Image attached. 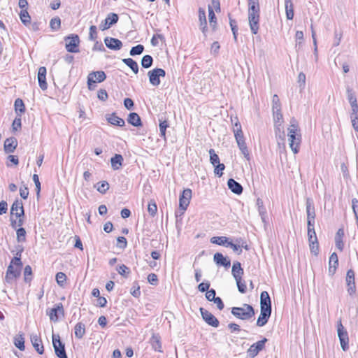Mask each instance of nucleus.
Here are the masks:
<instances>
[{
    "mask_svg": "<svg viewBox=\"0 0 358 358\" xmlns=\"http://www.w3.org/2000/svg\"><path fill=\"white\" fill-rule=\"evenodd\" d=\"M267 341V338H264L262 340L251 345L247 350V358H255L264 348L265 343Z\"/></svg>",
    "mask_w": 358,
    "mask_h": 358,
    "instance_id": "nucleus-8",
    "label": "nucleus"
},
{
    "mask_svg": "<svg viewBox=\"0 0 358 358\" xmlns=\"http://www.w3.org/2000/svg\"><path fill=\"white\" fill-rule=\"evenodd\" d=\"M130 293L133 296H134L136 298H138L140 296V295H141L140 286L138 285V283L137 282H134L133 287L131 289Z\"/></svg>",
    "mask_w": 358,
    "mask_h": 358,
    "instance_id": "nucleus-55",
    "label": "nucleus"
},
{
    "mask_svg": "<svg viewBox=\"0 0 358 358\" xmlns=\"http://www.w3.org/2000/svg\"><path fill=\"white\" fill-rule=\"evenodd\" d=\"M200 312L202 318L208 325L213 327H217L219 326L220 322L211 313L203 308H200Z\"/></svg>",
    "mask_w": 358,
    "mask_h": 358,
    "instance_id": "nucleus-10",
    "label": "nucleus"
},
{
    "mask_svg": "<svg viewBox=\"0 0 358 358\" xmlns=\"http://www.w3.org/2000/svg\"><path fill=\"white\" fill-rule=\"evenodd\" d=\"M17 145V142L15 138H6L4 142V150L7 153L13 152Z\"/></svg>",
    "mask_w": 358,
    "mask_h": 358,
    "instance_id": "nucleus-27",
    "label": "nucleus"
},
{
    "mask_svg": "<svg viewBox=\"0 0 358 358\" xmlns=\"http://www.w3.org/2000/svg\"><path fill=\"white\" fill-rule=\"evenodd\" d=\"M52 345L55 350V355L58 357L60 356L59 353L66 354L64 344L61 341L59 335L52 334Z\"/></svg>",
    "mask_w": 358,
    "mask_h": 358,
    "instance_id": "nucleus-14",
    "label": "nucleus"
},
{
    "mask_svg": "<svg viewBox=\"0 0 358 358\" xmlns=\"http://www.w3.org/2000/svg\"><path fill=\"white\" fill-rule=\"evenodd\" d=\"M344 236V230L343 229H339L336 234L335 236V243L336 248L342 251L344 248V243L343 242V238Z\"/></svg>",
    "mask_w": 358,
    "mask_h": 358,
    "instance_id": "nucleus-32",
    "label": "nucleus"
},
{
    "mask_svg": "<svg viewBox=\"0 0 358 358\" xmlns=\"http://www.w3.org/2000/svg\"><path fill=\"white\" fill-rule=\"evenodd\" d=\"M259 6H248V20L251 31L257 34L259 30Z\"/></svg>",
    "mask_w": 358,
    "mask_h": 358,
    "instance_id": "nucleus-1",
    "label": "nucleus"
},
{
    "mask_svg": "<svg viewBox=\"0 0 358 358\" xmlns=\"http://www.w3.org/2000/svg\"><path fill=\"white\" fill-rule=\"evenodd\" d=\"M32 269L29 265H27L24 270V281L29 282L31 280L30 275H31Z\"/></svg>",
    "mask_w": 358,
    "mask_h": 358,
    "instance_id": "nucleus-59",
    "label": "nucleus"
},
{
    "mask_svg": "<svg viewBox=\"0 0 358 358\" xmlns=\"http://www.w3.org/2000/svg\"><path fill=\"white\" fill-rule=\"evenodd\" d=\"M234 133L235 138H241L243 136L241 123L237 117H235V122L234 124Z\"/></svg>",
    "mask_w": 358,
    "mask_h": 358,
    "instance_id": "nucleus-41",
    "label": "nucleus"
},
{
    "mask_svg": "<svg viewBox=\"0 0 358 358\" xmlns=\"http://www.w3.org/2000/svg\"><path fill=\"white\" fill-rule=\"evenodd\" d=\"M192 198V190L189 188L184 189L179 197V208L181 210L180 215H182L187 208L190 199Z\"/></svg>",
    "mask_w": 358,
    "mask_h": 358,
    "instance_id": "nucleus-7",
    "label": "nucleus"
},
{
    "mask_svg": "<svg viewBox=\"0 0 358 358\" xmlns=\"http://www.w3.org/2000/svg\"><path fill=\"white\" fill-rule=\"evenodd\" d=\"M22 208H24L23 203L21 200L16 199L11 206L10 208V215L11 216H14V213L15 212H19Z\"/></svg>",
    "mask_w": 358,
    "mask_h": 358,
    "instance_id": "nucleus-43",
    "label": "nucleus"
},
{
    "mask_svg": "<svg viewBox=\"0 0 358 358\" xmlns=\"http://www.w3.org/2000/svg\"><path fill=\"white\" fill-rule=\"evenodd\" d=\"M346 283L348 285V292L350 295L355 293L356 287L355 282V272L352 269H349L346 274Z\"/></svg>",
    "mask_w": 358,
    "mask_h": 358,
    "instance_id": "nucleus-13",
    "label": "nucleus"
},
{
    "mask_svg": "<svg viewBox=\"0 0 358 358\" xmlns=\"http://www.w3.org/2000/svg\"><path fill=\"white\" fill-rule=\"evenodd\" d=\"M118 273L124 276L126 273H129V268L124 264L120 265L116 268Z\"/></svg>",
    "mask_w": 358,
    "mask_h": 358,
    "instance_id": "nucleus-63",
    "label": "nucleus"
},
{
    "mask_svg": "<svg viewBox=\"0 0 358 358\" xmlns=\"http://www.w3.org/2000/svg\"><path fill=\"white\" fill-rule=\"evenodd\" d=\"M150 342L154 350L162 352L161 338L158 334H153Z\"/></svg>",
    "mask_w": 358,
    "mask_h": 358,
    "instance_id": "nucleus-28",
    "label": "nucleus"
},
{
    "mask_svg": "<svg viewBox=\"0 0 358 358\" xmlns=\"http://www.w3.org/2000/svg\"><path fill=\"white\" fill-rule=\"evenodd\" d=\"M14 344L20 350H24V338L22 334H17L14 338Z\"/></svg>",
    "mask_w": 358,
    "mask_h": 358,
    "instance_id": "nucleus-40",
    "label": "nucleus"
},
{
    "mask_svg": "<svg viewBox=\"0 0 358 358\" xmlns=\"http://www.w3.org/2000/svg\"><path fill=\"white\" fill-rule=\"evenodd\" d=\"M124 161L123 157L120 154H115L114 157L110 159L111 166L113 170H118L122 165Z\"/></svg>",
    "mask_w": 358,
    "mask_h": 358,
    "instance_id": "nucleus-31",
    "label": "nucleus"
},
{
    "mask_svg": "<svg viewBox=\"0 0 358 358\" xmlns=\"http://www.w3.org/2000/svg\"><path fill=\"white\" fill-rule=\"evenodd\" d=\"M347 96L348 101L351 106V107H355V106L358 105L356 96L351 87L349 86L346 88Z\"/></svg>",
    "mask_w": 358,
    "mask_h": 358,
    "instance_id": "nucleus-37",
    "label": "nucleus"
},
{
    "mask_svg": "<svg viewBox=\"0 0 358 358\" xmlns=\"http://www.w3.org/2000/svg\"><path fill=\"white\" fill-rule=\"evenodd\" d=\"M63 313L64 308L62 303H57L55 306L52 308L48 314L50 316V319L52 321H57L58 320V313Z\"/></svg>",
    "mask_w": 358,
    "mask_h": 358,
    "instance_id": "nucleus-24",
    "label": "nucleus"
},
{
    "mask_svg": "<svg viewBox=\"0 0 358 358\" xmlns=\"http://www.w3.org/2000/svg\"><path fill=\"white\" fill-rule=\"evenodd\" d=\"M236 141L242 154L246 159H249L250 154L245 142L244 136H241V138H236Z\"/></svg>",
    "mask_w": 358,
    "mask_h": 358,
    "instance_id": "nucleus-29",
    "label": "nucleus"
},
{
    "mask_svg": "<svg viewBox=\"0 0 358 358\" xmlns=\"http://www.w3.org/2000/svg\"><path fill=\"white\" fill-rule=\"evenodd\" d=\"M148 211L151 216H155L157 211V206L155 201H151L148 207Z\"/></svg>",
    "mask_w": 358,
    "mask_h": 358,
    "instance_id": "nucleus-57",
    "label": "nucleus"
},
{
    "mask_svg": "<svg viewBox=\"0 0 358 358\" xmlns=\"http://www.w3.org/2000/svg\"><path fill=\"white\" fill-rule=\"evenodd\" d=\"M209 154H210V163L215 166L216 164L220 163V158L218 155L215 153V150L213 149L209 150Z\"/></svg>",
    "mask_w": 358,
    "mask_h": 358,
    "instance_id": "nucleus-51",
    "label": "nucleus"
},
{
    "mask_svg": "<svg viewBox=\"0 0 358 358\" xmlns=\"http://www.w3.org/2000/svg\"><path fill=\"white\" fill-rule=\"evenodd\" d=\"M229 238L226 236H213L210 238V243L218 245L227 247Z\"/></svg>",
    "mask_w": 358,
    "mask_h": 358,
    "instance_id": "nucleus-35",
    "label": "nucleus"
},
{
    "mask_svg": "<svg viewBox=\"0 0 358 358\" xmlns=\"http://www.w3.org/2000/svg\"><path fill=\"white\" fill-rule=\"evenodd\" d=\"M309 245H310V252L312 253H313L315 255H317L318 253V250H319L317 240L316 241V242H315L313 241H309Z\"/></svg>",
    "mask_w": 358,
    "mask_h": 358,
    "instance_id": "nucleus-61",
    "label": "nucleus"
},
{
    "mask_svg": "<svg viewBox=\"0 0 358 358\" xmlns=\"http://www.w3.org/2000/svg\"><path fill=\"white\" fill-rule=\"evenodd\" d=\"M275 127V138L278 141V144L280 145L282 143L283 145H285V133L284 131V127L282 124H278L277 125H274Z\"/></svg>",
    "mask_w": 358,
    "mask_h": 358,
    "instance_id": "nucleus-22",
    "label": "nucleus"
},
{
    "mask_svg": "<svg viewBox=\"0 0 358 358\" xmlns=\"http://www.w3.org/2000/svg\"><path fill=\"white\" fill-rule=\"evenodd\" d=\"M338 265V259L336 253L334 252L331 255L329 258V271L334 274Z\"/></svg>",
    "mask_w": 358,
    "mask_h": 358,
    "instance_id": "nucleus-34",
    "label": "nucleus"
},
{
    "mask_svg": "<svg viewBox=\"0 0 358 358\" xmlns=\"http://www.w3.org/2000/svg\"><path fill=\"white\" fill-rule=\"evenodd\" d=\"M308 241H313L316 242L317 240L316 234L314 229V225L309 226L308 225Z\"/></svg>",
    "mask_w": 358,
    "mask_h": 358,
    "instance_id": "nucleus-54",
    "label": "nucleus"
},
{
    "mask_svg": "<svg viewBox=\"0 0 358 358\" xmlns=\"http://www.w3.org/2000/svg\"><path fill=\"white\" fill-rule=\"evenodd\" d=\"M17 242H24L26 241V231L23 227H20L16 231Z\"/></svg>",
    "mask_w": 358,
    "mask_h": 358,
    "instance_id": "nucleus-49",
    "label": "nucleus"
},
{
    "mask_svg": "<svg viewBox=\"0 0 358 358\" xmlns=\"http://www.w3.org/2000/svg\"><path fill=\"white\" fill-rule=\"evenodd\" d=\"M104 43L108 48L113 50H119L122 48V41L115 38L106 37L104 38Z\"/></svg>",
    "mask_w": 358,
    "mask_h": 358,
    "instance_id": "nucleus-15",
    "label": "nucleus"
},
{
    "mask_svg": "<svg viewBox=\"0 0 358 358\" xmlns=\"http://www.w3.org/2000/svg\"><path fill=\"white\" fill-rule=\"evenodd\" d=\"M20 269L14 268L13 265H9L7 268L6 280L8 282H11L14 279L20 275Z\"/></svg>",
    "mask_w": 358,
    "mask_h": 358,
    "instance_id": "nucleus-20",
    "label": "nucleus"
},
{
    "mask_svg": "<svg viewBox=\"0 0 358 358\" xmlns=\"http://www.w3.org/2000/svg\"><path fill=\"white\" fill-rule=\"evenodd\" d=\"M61 25V20L59 17H54L50 20V26L52 29L57 30Z\"/></svg>",
    "mask_w": 358,
    "mask_h": 358,
    "instance_id": "nucleus-58",
    "label": "nucleus"
},
{
    "mask_svg": "<svg viewBox=\"0 0 358 358\" xmlns=\"http://www.w3.org/2000/svg\"><path fill=\"white\" fill-rule=\"evenodd\" d=\"M213 260L218 266H222L225 268H229L231 266L230 260L224 257L222 253L216 252L213 256Z\"/></svg>",
    "mask_w": 358,
    "mask_h": 358,
    "instance_id": "nucleus-21",
    "label": "nucleus"
},
{
    "mask_svg": "<svg viewBox=\"0 0 358 358\" xmlns=\"http://www.w3.org/2000/svg\"><path fill=\"white\" fill-rule=\"evenodd\" d=\"M127 121L134 127H140L142 125L141 117L136 113H129Z\"/></svg>",
    "mask_w": 358,
    "mask_h": 358,
    "instance_id": "nucleus-33",
    "label": "nucleus"
},
{
    "mask_svg": "<svg viewBox=\"0 0 358 358\" xmlns=\"http://www.w3.org/2000/svg\"><path fill=\"white\" fill-rule=\"evenodd\" d=\"M307 224L315 225V212L313 201L310 199H306Z\"/></svg>",
    "mask_w": 358,
    "mask_h": 358,
    "instance_id": "nucleus-12",
    "label": "nucleus"
},
{
    "mask_svg": "<svg viewBox=\"0 0 358 358\" xmlns=\"http://www.w3.org/2000/svg\"><path fill=\"white\" fill-rule=\"evenodd\" d=\"M208 19L210 26L212 27L213 30H215L217 25L216 16L212 6L210 5L208 6Z\"/></svg>",
    "mask_w": 358,
    "mask_h": 358,
    "instance_id": "nucleus-39",
    "label": "nucleus"
},
{
    "mask_svg": "<svg viewBox=\"0 0 358 358\" xmlns=\"http://www.w3.org/2000/svg\"><path fill=\"white\" fill-rule=\"evenodd\" d=\"M66 275L64 273L58 272L56 274V281L60 287H63L64 286V285L66 283Z\"/></svg>",
    "mask_w": 358,
    "mask_h": 358,
    "instance_id": "nucleus-47",
    "label": "nucleus"
},
{
    "mask_svg": "<svg viewBox=\"0 0 358 358\" xmlns=\"http://www.w3.org/2000/svg\"><path fill=\"white\" fill-rule=\"evenodd\" d=\"M106 78V75L103 71H93L87 76V86L90 90H93L96 83H101Z\"/></svg>",
    "mask_w": 358,
    "mask_h": 358,
    "instance_id": "nucleus-6",
    "label": "nucleus"
},
{
    "mask_svg": "<svg viewBox=\"0 0 358 358\" xmlns=\"http://www.w3.org/2000/svg\"><path fill=\"white\" fill-rule=\"evenodd\" d=\"M236 282L238 291L242 294L245 293L247 291V287L245 282L242 280V278L241 279H236Z\"/></svg>",
    "mask_w": 358,
    "mask_h": 358,
    "instance_id": "nucleus-53",
    "label": "nucleus"
},
{
    "mask_svg": "<svg viewBox=\"0 0 358 358\" xmlns=\"http://www.w3.org/2000/svg\"><path fill=\"white\" fill-rule=\"evenodd\" d=\"M20 18L22 22L27 26L31 24V17L27 11V9L22 10L20 13Z\"/></svg>",
    "mask_w": 358,
    "mask_h": 358,
    "instance_id": "nucleus-42",
    "label": "nucleus"
},
{
    "mask_svg": "<svg viewBox=\"0 0 358 358\" xmlns=\"http://www.w3.org/2000/svg\"><path fill=\"white\" fill-rule=\"evenodd\" d=\"M119 17L117 14L110 13L106 18L101 22L99 28L102 31L109 29L111 26L116 24L118 21Z\"/></svg>",
    "mask_w": 358,
    "mask_h": 358,
    "instance_id": "nucleus-11",
    "label": "nucleus"
},
{
    "mask_svg": "<svg viewBox=\"0 0 358 358\" xmlns=\"http://www.w3.org/2000/svg\"><path fill=\"white\" fill-rule=\"evenodd\" d=\"M153 59L149 55H144L141 59V65L145 69H148L152 66Z\"/></svg>",
    "mask_w": 358,
    "mask_h": 358,
    "instance_id": "nucleus-45",
    "label": "nucleus"
},
{
    "mask_svg": "<svg viewBox=\"0 0 358 358\" xmlns=\"http://www.w3.org/2000/svg\"><path fill=\"white\" fill-rule=\"evenodd\" d=\"M108 189L109 184L106 181H102L101 182L98 183V187L96 188L97 191L101 194H105Z\"/></svg>",
    "mask_w": 358,
    "mask_h": 358,
    "instance_id": "nucleus-56",
    "label": "nucleus"
},
{
    "mask_svg": "<svg viewBox=\"0 0 358 358\" xmlns=\"http://www.w3.org/2000/svg\"><path fill=\"white\" fill-rule=\"evenodd\" d=\"M97 38V31L96 27L95 25H92L90 27V34H89V39L90 41H95Z\"/></svg>",
    "mask_w": 358,
    "mask_h": 358,
    "instance_id": "nucleus-60",
    "label": "nucleus"
},
{
    "mask_svg": "<svg viewBox=\"0 0 358 358\" xmlns=\"http://www.w3.org/2000/svg\"><path fill=\"white\" fill-rule=\"evenodd\" d=\"M14 106L16 113L19 111L20 113H22L25 111V106L21 99L18 98L15 101Z\"/></svg>",
    "mask_w": 358,
    "mask_h": 358,
    "instance_id": "nucleus-46",
    "label": "nucleus"
},
{
    "mask_svg": "<svg viewBox=\"0 0 358 358\" xmlns=\"http://www.w3.org/2000/svg\"><path fill=\"white\" fill-rule=\"evenodd\" d=\"M198 13H199V28H200L201 31H202V33L203 34L204 36L206 37V32L208 31V27H207V20H206L205 9L203 8H199Z\"/></svg>",
    "mask_w": 358,
    "mask_h": 358,
    "instance_id": "nucleus-16",
    "label": "nucleus"
},
{
    "mask_svg": "<svg viewBox=\"0 0 358 358\" xmlns=\"http://www.w3.org/2000/svg\"><path fill=\"white\" fill-rule=\"evenodd\" d=\"M30 339L31 344L36 351L40 354L42 355L44 352V348L42 344V341L40 337L38 336L36 334H31L30 336Z\"/></svg>",
    "mask_w": 358,
    "mask_h": 358,
    "instance_id": "nucleus-19",
    "label": "nucleus"
},
{
    "mask_svg": "<svg viewBox=\"0 0 358 358\" xmlns=\"http://www.w3.org/2000/svg\"><path fill=\"white\" fill-rule=\"evenodd\" d=\"M288 141L290 148L294 154L299 151V145L301 141V136L295 131V129H288Z\"/></svg>",
    "mask_w": 358,
    "mask_h": 358,
    "instance_id": "nucleus-3",
    "label": "nucleus"
},
{
    "mask_svg": "<svg viewBox=\"0 0 358 358\" xmlns=\"http://www.w3.org/2000/svg\"><path fill=\"white\" fill-rule=\"evenodd\" d=\"M231 314L236 318L248 320L254 317L255 313L251 305L244 303L243 307H233Z\"/></svg>",
    "mask_w": 358,
    "mask_h": 358,
    "instance_id": "nucleus-2",
    "label": "nucleus"
},
{
    "mask_svg": "<svg viewBox=\"0 0 358 358\" xmlns=\"http://www.w3.org/2000/svg\"><path fill=\"white\" fill-rule=\"evenodd\" d=\"M117 247L118 248H120L121 249H124L127 248V241L126 238H124L123 236H119L117 238Z\"/></svg>",
    "mask_w": 358,
    "mask_h": 358,
    "instance_id": "nucleus-64",
    "label": "nucleus"
},
{
    "mask_svg": "<svg viewBox=\"0 0 358 358\" xmlns=\"http://www.w3.org/2000/svg\"><path fill=\"white\" fill-rule=\"evenodd\" d=\"M159 127L160 136L162 137L165 140L166 139V130L169 127V124L166 120H162L159 119Z\"/></svg>",
    "mask_w": 358,
    "mask_h": 358,
    "instance_id": "nucleus-44",
    "label": "nucleus"
},
{
    "mask_svg": "<svg viewBox=\"0 0 358 358\" xmlns=\"http://www.w3.org/2000/svg\"><path fill=\"white\" fill-rule=\"evenodd\" d=\"M231 273L235 280L241 279L242 278V275H243V269L241 268L240 262H234Z\"/></svg>",
    "mask_w": 358,
    "mask_h": 358,
    "instance_id": "nucleus-30",
    "label": "nucleus"
},
{
    "mask_svg": "<svg viewBox=\"0 0 358 358\" xmlns=\"http://www.w3.org/2000/svg\"><path fill=\"white\" fill-rule=\"evenodd\" d=\"M273 120L274 125H277L278 124H282L283 123V117L281 110L280 111H273Z\"/></svg>",
    "mask_w": 358,
    "mask_h": 358,
    "instance_id": "nucleus-52",
    "label": "nucleus"
},
{
    "mask_svg": "<svg viewBox=\"0 0 358 358\" xmlns=\"http://www.w3.org/2000/svg\"><path fill=\"white\" fill-rule=\"evenodd\" d=\"M271 310V301L268 293L263 291L260 294V310Z\"/></svg>",
    "mask_w": 358,
    "mask_h": 358,
    "instance_id": "nucleus-17",
    "label": "nucleus"
},
{
    "mask_svg": "<svg viewBox=\"0 0 358 358\" xmlns=\"http://www.w3.org/2000/svg\"><path fill=\"white\" fill-rule=\"evenodd\" d=\"M272 110L273 111L281 110V104L278 95L274 94L272 100Z\"/></svg>",
    "mask_w": 358,
    "mask_h": 358,
    "instance_id": "nucleus-50",
    "label": "nucleus"
},
{
    "mask_svg": "<svg viewBox=\"0 0 358 358\" xmlns=\"http://www.w3.org/2000/svg\"><path fill=\"white\" fill-rule=\"evenodd\" d=\"M229 189L236 194H241L243 192V187L241 185L233 178H230L227 181Z\"/></svg>",
    "mask_w": 358,
    "mask_h": 358,
    "instance_id": "nucleus-25",
    "label": "nucleus"
},
{
    "mask_svg": "<svg viewBox=\"0 0 358 358\" xmlns=\"http://www.w3.org/2000/svg\"><path fill=\"white\" fill-rule=\"evenodd\" d=\"M143 50L144 46L143 45L138 44L131 48L129 54L131 56L139 55L143 53Z\"/></svg>",
    "mask_w": 358,
    "mask_h": 358,
    "instance_id": "nucleus-48",
    "label": "nucleus"
},
{
    "mask_svg": "<svg viewBox=\"0 0 358 358\" xmlns=\"http://www.w3.org/2000/svg\"><path fill=\"white\" fill-rule=\"evenodd\" d=\"M337 333L342 350L347 351L349 349L348 333L342 324L341 320L337 323Z\"/></svg>",
    "mask_w": 358,
    "mask_h": 358,
    "instance_id": "nucleus-4",
    "label": "nucleus"
},
{
    "mask_svg": "<svg viewBox=\"0 0 358 358\" xmlns=\"http://www.w3.org/2000/svg\"><path fill=\"white\" fill-rule=\"evenodd\" d=\"M46 72V68L44 66H41L38 71V82L42 90H45L48 88Z\"/></svg>",
    "mask_w": 358,
    "mask_h": 358,
    "instance_id": "nucleus-18",
    "label": "nucleus"
},
{
    "mask_svg": "<svg viewBox=\"0 0 358 358\" xmlns=\"http://www.w3.org/2000/svg\"><path fill=\"white\" fill-rule=\"evenodd\" d=\"M75 336L81 339L85 334V326L82 322H78L76 324L75 328Z\"/></svg>",
    "mask_w": 358,
    "mask_h": 358,
    "instance_id": "nucleus-36",
    "label": "nucleus"
},
{
    "mask_svg": "<svg viewBox=\"0 0 358 358\" xmlns=\"http://www.w3.org/2000/svg\"><path fill=\"white\" fill-rule=\"evenodd\" d=\"M271 315V310H260V315L257 318V325L258 327H263L267 322Z\"/></svg>",
    "mask_w": 358,
    "mask_h": 358,
    "instance_id": "nucleus-23",
    "label": "nucleus"
},
{
    "mask_svg": "<svg viewBox=\"0 0 358 358\" xmlns=\"http://www.w3.org/2000/svg\"><path fill=\"white\" fill-rule=\"evenodd\" d=\"M107 121L115 126L123 127L125 124L124 120L116 115V113H113L112 114L106 116Z\"/></svg>",
    "mask_w": 358,
    "mask_h": 358,
    "instance_id": "nucleus-26",
    "label": "nucleus"
},
{
    "mask_svg": "<svg viewBox=\"0 0 358 358\" xmlns=\"http://www.w3.org/2000/svg\"><path fill=\"white\" fill-rule=\"evenodd\" d=\"M148 76L149 77L150 84L153 86H158L161 83L159 79L160 77H164L166 76V72L162 69L156 68L148 71Z\"/></svg>",
    "mask_w": 358,
    "mask_h": 358,
    "instance_id": "nucleus-9",
    "label": "nucleus"
},
{
    "mask_svg": "<svg viewBox=\"0 0 358 358\" xmlns=\"http://www.w3.org/2000/svg\"><path fill=\"white\" fill-rule=\"evenodd\" d=\"M66 42V49L69 52L77 53L79 52L80 38L76 34H71L64 38Z\"/></svg>",
    "mask_w": 358,
    "mask_h": 358,
    "instance_id": "nucleus-5",
    "label": "nucleus"
},
{
    "mask_svg": "<svg viewBox=\"0 0 358 358\" xmlns=\"http://www.w3.org/2000/svg\"><path fill=\"white\" fill-rule=\"evenodd\" d=\"M214 173L215 175H217L219 177H221L223 174L222 171L225 169V166L224 164H217L215 165Z\"/></svg>",
    "mask_w": 358,
    "mask_h": 358,
    "instance_id": "nucleus-62",
    "label": "nucleus"
},
{
    "mask_svg": "<svg viewBox=\"0 0 358 358\" xmlns=\"http://www.w3.org/2000/svg\"><path fill=\"white\" fill-rule=\"evenodd\" d=\"M123 63H124L127 66H128L132 71L136 74L138 72V65L136 62H135L131 58H127L122 59Z\"/></svg>",
    "mask_w": 358,
    "mask_h": 358,
    "instance_id": "nucleus-38",
    "label": "nucleus"
}]
</instances>
